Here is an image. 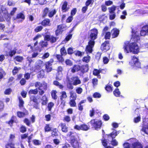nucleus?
I'll return each mask as SVG.
<instances>
[{
    "mask_svg": "<svg viewBox=\"0 0 148 148\" xmlns=\"http://www.w3.org/2000/svg\"><path fill=\"white\" fill-rule=\"evenodd\" d=\"M102 69H94L93 71V74L95 76H100L99 78H101V76L99 74L101 72Z\"/></svg>",
    "mask_w": 148,
    "mask_h": 148,
    "instance_id": "obj_29",
    "label": "nucleus"
},
{
    "mask_svg": "<svg viewBox=\"0 0 148 148\" xmlns=\"http://www.w3.org/2000/svg\"><path fill=\"white\" fill-rule=\"evenodd\" d=\"M56 9H54L52 11L49 12L48 16L50 18H51L53 16L56 14Z\"/></svg>",
    "mask_w": 148,
    "mask_h": 148,
    "instance_id": "obj_49",
    "label": "nucleus"
},
{
    "mask_svg": "<svg viewBox=\"0 0 148 148\" xmlns=\"http://www.w3.org/2000/svg\"><path fill=\"white\" fill-rule=\"evenodd\" d=\"M19 101L18 107L20 108H23L24 107V102L21 97H18Z\"/></svg>",
    "mask_w": 148,
    "mask_h": 148,
    "instance_id": "obj_31",
    "label": "nucleus"
},
{
    "mask_svg": "<svg viewBox=\"0 0 148 148\" xmlns=\"http://www.w3.org/2000/svg\"><path fill=\"white\" fill-rule=\"evenodd\" d=\"M65 26L63 24H61L58 25L57 26V29L55 31V35L58 36L61 34L63 31V29L65 28Z\"/></svg>",
    "mask_w": 148,
    "mask_h": 148,
    "instance_id": "obj_11",
    "label": "nucleus"
},
{
    "mask_svg": "<svg viewBox=\"0 0 148 148\" xmlns=\"http://www.w3.org/2000/svg\"><path fill=\"white\" fill-rule=\"evenodd\" d=\"M17 49L16 48H14V49H10L9 51H5V56L7 57H12L16 53Z\"/></svg>",
    "mask_w": 148,
    "mask_h": 148,
    "instance_id": "obj_12",
    "label": "nucleus"
},
{
    "mask_svg": "<svg viewBox=\"0 0 148 148\" xmlns=\"http://www.w3.org/2000/svg\"><path fill=\"white\" fill-rule=\"evenodd\" d=\"M65 63L66 65L70 66H72L73 64L72 61L69 59H66L65 61Z\"/></svg>",
    "mask_w": 148,
    "mask_h": 148,
    "instance_id": "obj_59",
    "label": "nucleus"
},
{
    "mask_svg": "<svg viewBox=\"0 0 148 148\" xmlns=\"http://www.w3.org/2000/svg\"><path fill=\"white\" fill-rule=\"evenodd\" d=\"M101 141L102 145L104 147H106L107 146V141L106 139L105 138L102 139L101 140Z\"/></svg>",
    "mask_w": 148,
    "mask_h": 148,
    "instance_id": "obj_63",
    "label": "nucleus"
},
{
    "mask_svg": "<svg viewBox=\"0 0 148 148\" xmlns=\"http://www.w3.org/2000/svg\"><path fill=\"white\" fill-rule=\"evenodd\" d=\"M76 100L75 99H70L69 104L71 107H76Z\"/></svg>",
    "mask_w": 148,
    "mask_h": 148,
    "instance_id": "obj_35",
    "label": "nucleus"
},
{
    "mask_svg": "<svg viewBox=\"0 0 148 148\" xmlns=\"http://www.w3.org/2000/svg\"><path fill=\"white\" fill-rule=\"evenodd\" d=\"M117 135V132H112L110 134L108 135V136L111 137L112 139H113L115 138V137Z\"/></svg>",
    "mask_w": 148,
    "mask_h": 148,
    "instance_id": "obj_58",
    "label": "nucleus"
},
{
    "mask_svg": "<svg viewBox=\"0 0 148 148\" xmlns=\"http://www.w3.org/2000/svg\"><path fill=\"white\" fill-rule=\"evenodd\" d=\"M80 71L83 73L88 71V64L80 65Z\"/></svg>",
    "mask_w": 148,
    "mask_h": 148,
    "instance_id": "obj_23",
    "label": "nucleus"
},
{
    "mask_svg": "<svg viewBox=\"0 0 148 148\" xmlns=\"http://www.w3.org/2000/svg\"><path fill=\"white\" fill-rule=\"evenodd\" d=\"M73 82V84L74 86H76L81 83V82L77 76H73L71 78Z\"/></svg>",
    "mask_w": 148,
    "mask_h": 148,
    "instance_id": "obj_17",
    "label": "nucleus"
},
{
    "mask_svg": "<svg viewBox=\"0 0 148 148\" xmlns=\"http://www.w3.org/2000/svg\"><path fill=\"white\" fill-rule=\"evenodd\" d=\"M59 38L58 37H55L53 36L50 35H46L45 36L44 39L47 41H49L51 43L56 42L57 40Z\"/></svg>",
    "mask_w": 148,
    "mask_h": 148,
    "instance_id": "obj_10",
    "label": "nucleus"
},
{
    "mask_svg": "<svg viewBox=\"0 0 148 148\" xmlns=\"http://www.w3.org/2000/svg\"><path fill=\"white\" fill-rule=\"evenodd\" d=\"M70 94V99H71L76 100L77 98V95L76 93L73 92V91H71L69 92Z\"/></svg>",
    "mask_w": 148,
    "mask_h": 148,
    "instance_id": "obj_33",
    "label": "nucleus"
},
{
    "mask_svg": "<svg viewBox=\"0 0 148 148\" xmlns=\"http://www.w3.org/2000/svg\"><path fill=\"white\" fill-rule=\"evenodd\" d=\"M71 120V118L69 116H65L63 118V121L64 122L69 123L70 121Z\"/></svg>",
    "mask_w": 148,
    "mask_h": 148,
    "instance_id": "obj_57",
    "label": "nucleus"
},
{
    "mask_svg": "<svg viewBox=\"0 0 148 148\" xmlns=\"http://www.w3.org/2000/svg\"><path fill=\"white\" fill-rule=\"evenodd\" d=\"M133 148H143L142 145L139 142H135L132 144Z\"/></svg>",
    "mask_w": 148,
    "mask_h": 148,
    "instance_id": "obj_28",
    "label": "nucleus"
},
{
    "mask_svg": "<svg viewBox=\"0 0 148 148\" xmlns=\"http://www.w3.org/2000/svg\"><path fill=\"white\" fill-rule=\"evenodd\" d=\"M19 130L21 132L24 133L27 131V128L24 125H21L19 128Z\"/></svg>",
    "mask_w": 148,
    "mask_h": 148,
    "instance_id": "obj_50",
    "label": "nucleus"
},
{
    "mask_svg": "<svg viewBox=\"0 0 148 148\" xmlns=\"http://www.w3.org/2000/svg\"><path fill=\"white\" fill-rule=\"evenodd\" d=\"M42 26L45 27L50 26H51L50 20L48 18H46L43 19L41 23Z\"/></svg>",
    "mask_w": 148,
    "mask_h": 148,
    "instance_id": "obj_19",
    "label": "nucleus"
},
{
    "mask_svg": "<svg viewBox=\"0 0 148 148\" xmlns=\"http://www.w3.org/2000/svg\"><path fill=\"white\" fill-rule=\"evenodd\" d=\"M5 73L3 69L1 67H0V80L2 79L5 75Z\"/></svg>",
    "mask_w": 148,
    "mask_h": 148,
    "instance_id": "obj_48",
    "label": "nucleus"
},
{
    "mask_svg": "<svg viewBox=\"0 0 148 148\" xmlns=\"http://www.w3.org/2000/svg\"><path fill=\"white\" fill-rule=\"evenodd\" d=\"M82 91L83 89L80 87H78L76 89V92L78 94H81Z\"/></svg>",
    "mask_w": 148,
    "mask_h": 148,
    "instance_id": "obj_62",
    "label": "nucleus"
},
{
    "mask_svg": "<svg viewBox=\"0 0 148 148\" xmlns=\"http://www.w3.org/2000/svg\"><path fill=\"white\" fill-rule=\"evenodd\" d=\"M77 12V8H73L71 11V15L73 16Z\"/></svg>",
    "mask_w": 148,
    "mask_h": 148,
    "instance_id": "obj_64",
    "label": "nucleus"
},
{
    "mask_svg": "<svg viewBox=\"0 0 148 148\" xmlns=\"http://www.w3.org/2000/svg\"><path fill=\"white\" fill-rule=\"evenodd\" d=\"M68 2L66 1H64L61 6V11L62 12H68L69 9L68 6Z\"/></svg>",
    "mask_w": 148,
    "mask_h": 148,
    "instance_id": "obj_15",
    "label": "nucleus"
},
{
    "mask_svg": "<svg viewBox=\"0 0 148 148\" xmlns=\"http://www.w3.org/2000/svg\"><path fill=\"white\" fill-rule=\"evenodd\" d=\"M23 110L24 112L20 111L17 112V115L18 118H22L24 117L25 116L28 115V111L25 108H24Z\"/></svg>",
    "mask_w": 148,
    "mask_h": 148,
    "instance_id": "obj_14",
    "label": "nucleus"
},
{
    "mask_svg": "<svg viewBox=\"0 0 148 148\" xmlns=\"http://www.w3.org/2000/svg\"><path fill=\"white\" fill-rule=\"evenodd\" d=\"M54 62L53 59L51 58L49 61L45 63V69L47 73H49L52 71V66Z\"/></svg>",
    "mask_w": 148,
    "mask_h": 148,
    "instance_id": "obj_6",
    "label": "nucleus"
},
{
    "mask_svg": "<svg viewBox=\"0 0 148 148\" xmlns=\"http://www.w3.org/2000/svg\"><path fill=\"white\" fill-rule=\"evenodd\" d=\"M74 128L78 130H82L84 131H87L89 129L90 127L85 124H83L80 125H75L74 126Z\"/></svg>",
    "mask_w": 148,
    "mask_h": 148,
    "instance_id": "obj_7",
    "label": "nucleus"
},
{
    "mask_svg": "<svg viewBox=\"0 0 148 148\" xmlns=\"http://www.w3.org/2000/svg\"><path fill=\"white\" fill-rule=\"evenodd\" d=\"M5 19L7 21H9L11 19L10 15L6 9H3L0 7V22L5 21Z\"/></svg>",
    "mask_w": 148,
    "mask_h": 148,
    "instance_id": "obj_2",
    "label": "nucleus"
},
{
    "mask_svg": "<svg viewBox=\"0 0 148 148\" xmlns=\"http://www.w3.org/2000/svg\"><path fill=\"white\" fill-rule=\"evenodd\" d=\"M51 136L53 137L58 136V130L56 128H53L51 130Z\"/></svg>",
    "mask_w": 148,
    "mask_h": 148,
    "instance_id": "obj_30",
    "label": "nucleus"
},
{
    "mask_svg": "<svg viewBox=\"0 0 148 148\" xmlns=\"http://www.w3.org/2000/svg\"><path fill=\"white\" fill-rule=\"evenodd\" d=\"M60 54L63 56H65L66 55L67 53L64 47H63L61 48L60 50Z\"/></svg>",
    "mask_w": 148,
    "mask_h": 148,
    "instance_id": "obj_41",
    "label": "nucleus"
},
{
    "mask_svg": "<svg viewBox=\"0 0 148 148\" xmlns=\"http://www.w3.org/2000/svg\"><path fill=\"white\" fill-rule=\"evenodd\" d=\"M130 51L134 54H137L139 52V48L136 42H132L129 43L125 42L124 43L123 48L124 51L126 53H128V47Z\"/></svg>",
    "mask_w": 148,
    "mask_h": 148,
    "instance_id": "obj_1",
    "label": "nucleus"
},
{
    "mask_svg": "<svg viewBox=\"0 0 148 148\" xmlns=\"http://www.w3.org/2000/svg\"><path fill=\"white\" fill-rule=\"evenodd\" d=\"M49 11V8L47 7L45 8L42 11V17H44L47 16V13Z\"/></svg>",
    "mask_w": 148,
    "mask_h": 148,
    "instance_id": "obj_45",
    "label": "nucleus"
},
{
    "mask_svg": "<svg viewBox=\"0 0 148 148\" xmlns=\"http://www.w3.org/2000/svg\"><path fill=\"white\" fill-rule=\"evenodd\" d=\"M39 45L41 48H44L47 47L48 43L47 42L45 41L42 40L39 42Z\"/></svg>",
    "mask_w": 148,
    "mask_h": 148,
    "instance_id": "obj_40",
    "label": "nucleus"
},
{
    "mask_svg": "<svg viewBox=\"0 0 148 148\" xmlns=\"http://www.w3.org/2000/svg\"><path fill=\"white\" fill-rule=\"evenodd\" d=\"M45 76V72L44 70L42 69L40 70L38 73L37 77L38 78H42Z\"/></svg>",
    "mask_w": 148,
    "mask_h": 148,
    "instance_id": "obj_26",
    "label": "nucleus"
},
{
    "mask_svg": "<svg viewBox=\"0 0 148 148\" xmlns=\"http://www.w3.org/2000/svg\"><path fill=\"white\" fill-rule=\"evenodd\" d=\"M73 85H74L73 84V83H72V81H71L70 79H69L67 81L66 84L67 88L69 90H72L74 88Z\"/></svg>",
    "mask_w": 148,
    "mask_h": 148,
    "instance_id": "obj_27",
    "label": "nucleus"
},
{
    "mask_svg": "<svg viewBox=\"0 0 148 148\" xmlns=\"http://www.w3.org/2000/svg\"><path fill=\"white\" fill-rule=\"evenodd\" d=\"M132 36L134 39L136 40L137 42L138 40H140V36L139 35L137 34L136 32H133L132 34Z\"/></svg>",
    "mask_w": 148,
    "mask_h": 148,
    "instance_id": "obj_43",
    "label": "nucleus"
},
{
    "mask_svg": "<svg viewBox=\"0 0 148 148\" xmlns=\"http://www.w3.org/2000/svg\"><path fill=\"white\" fill-rule=\"evenodd\" d=\"M67 136L70 137V143L77 141L79 138V134L76 133H73L72 132H70L67 135Z\"/></svg>",
    "mask_w": 148,
    "mask_h": 148,
    "instance_id": "obj_5",
    "label": "nucleus"
},
{
    "mask_svg": "<svg viewBox=\"0 0 148 148\" xmlns=\"http://www.w3.org/2000/svg\"><path fill=\"white\" fill-rule=\"evenodd\" d=\"M30 99L31 101H32L35 103L33 105L34 107L36 109H39V103L38 102V99L34 95L31 96L30 97Z\"/></svg>",
    "mask_w": 148,
    "mask_h": 148,
    "instance_id": "obj_13",
    "label": "nucleus"
},
{
    "mask_svg": "<svg viewBox=\"0 0 148 148\" xmlns=\"http://www.w3.org/2000/svg\"><path fill=\"white\" fill-rule=\"evenodd\" d=\"M12 91V90L10 88H8L5 90L4 94L6 95H9L11 94Z\"/></svg>",
    "mask_w": 148,
    "mask_h": 148,
    "instance_id": "obj_61",
    "label": "nucleus"
},
{
    "mask_svg": "<svg viewBox=\"0 0 148 148\" xmlns=\"http://www.w3.org/2000/svg\"><path fill=\"white\" fill-rule=\"evenodd\" d=\"M114 95L116 97H119L120 96L121 92L119 90V89L118 88H116L113 91Z\"/></svg>",
    "mask_w": 148,
    "mask_h": 148,
    "instance_id": "obj_36",
    "label": "nucleus"
},
{
    "mask_svg": "<svg viewBox=\"0 0 148 148\" xmlns=\"http://www.w3.org/2000/svg\"><path fill=\"white\" fill-rule=\"evenodd\" d=\"M57 91L56 90H53L51 92V95L52 98L54 100H56L58 97L56 95Z\"/></svg>",
    "mask_w": 148,
    "mask_h": 148,
    "instance_id": "obj_34",
    "label": "nucleus"
},
{
    "mask_svg": "<svg viewBox=\"0 0 148 148\" xmlns=\"http://www.w3.org/2000/svg\"><path fill=\"white\" fill-rule=\"evenodd\" d=\"M25 16L22 12H20L17 14L15 18H14V20L20 19L19 22H22L25 19Z\"/></svg>",
    "mask_w": 148,
    "mask_h": 148,
    "instance_id": "obj_18",
    "label": "nucleus"
},
{
    "mask_svg": "<svg viewBox=\"0 0 148 148\" xmlns=\"http://www.w3.org/2000/svg\"><path fill=\"white\" fill-rule=\"evenodd\" d=\"M122 15L120 16V18L122 19H124L126 18V16L127 15L126 10H124L122 12Z\"/></svg>",
    "mask_w": 148,
    "mask_h": 148,
    "instance_id": "obj_53",
    "label": "nucleus"
},
{
    "mask_svg": "<svg viewBox=\"0 0 148 148\" xmlns=\"http://www.w3.org/2000/svg\"><path fill=\"white\" fill-rule=\"evenodd\" d=\"M43 27L41 25H39L37 26L34 29V31L37 33L40 32L43 29Z\"/></svg>",
    "mask_w": 148,
    "mask_h": 148,
    "instance_id": "obj_54",
    "label": "nucleus"
},
{
    "mask_svg": "<svg viewBox=\"0 0 148 148\" xmlns=\"http://www.w3.org/2000/svg\"><path fill=\"white\" fill-rule=\"evenodd\" d=\"M80 65L78 64H74L72 67L71 68V72L74 73L76 72H78L80 71Z\"/></svg>",
    "mask_w": 148,
    "mask_h": 148,
    "instance_id": "obj_24",
    "label": "nucleus"
},
{
    "mask_svg": "<svg viewBox=\"0 0 148 148\" xmlns=\"http://www.w3.org/2000/svg\"><path fill=\"white\" fill-rule=\"evenodd\" d=\"M116 7L114 5H113L112 6L108 8L109 12L110 13H114V12L116 10Z\"/></svg>",
    "mask_w": 148,
    "mask_h": 148,
    "instance_id": "obj_38",
    "label": "nucleus"
},
{
    "mask_svg": "<svg viewBox=\"0 0 148 148\" xmlns=\"http://www.w3.org/2000/svg\"><path fill=\"white\" fill-rule=\"evenodd\" d=\"M105 88L108 92H111L112 91V87L110 85H107Z\"/></svg>",
    "mask_w": 148,
    "mask_h": 148,
    "instance_id": "obj_51",
    "label": "nucleus"
},
{
    "mask_svg": "<svg viewBox=\"0 0 148 148\" xmlns=\"http://www.w3.org/2000/svg\"><path fill=\"white\" fill-rule=\"evenodd\" d=\"M35 86L36 87H37L39 86L38 87H43V89L44 90H46L47 88V84L46 83L42 84L40 82H36L35 84Z\"/></svg>",
    "mask_w": 148,
    "mask_h": 148,
    "instance_id": "obj_22",
    "label": "nucleus"
},
{
    "mask_svg": "<svg viewBox=\"0 0 148 148\" xmlns=\"http://www.w3.org/2000/svg\"><path fill=\"white\" fill-rule=\"evenodd\" d=\"M44 129L45 132H48L51 131L52 128L50 126L49 124H46L44 127Z\"/></svg>",
    "mask_w": 148,
    "mask_h": 148,
    "instance_id": "obj_37",
    "label": "nucleus"
},
{
    "mask_svg": "<svg viewBox=\"0 0 148 148\" xmlns=\"http://www.w3.org/2000/svg\"><path fill=\"white\" fill-rule=\"evenodd\" d=\"M61 95L60 96V99L61 101V103L64 104L65 102L64 99H66L67 97V95L65 91H62L60 92Z\"/></svg>",
    "mask_w": 148,
    "mask_h": 148,
    "instance_id": "obj_20",
    "label": "nucleus"
},
{
    "mask_svg": "<svg viewBox=\"0 0 148 148\" xmlns=\"http://www.w3.org/2000/svg\"><path fill=\"white\" fill-rule=\"evenodd\" d=\"M90 123L92 127L96 130H100L103 124L101 120H97L96 119H91Z\"/></svg>",
    "mask_w": 148,
    "mask_h": 148,
    "instance_id": "obj_3",
    "label": "nucleus"
},
{
    "mask_svg": "<svg viewBox=\"0 0 148 148\" xmlns=\"http://www.w3.org/2000/svg\"><path fill=\"white\" fill-rule=\"evenodd\" d=\"M148 32V25L144 26L140 31V36H145Z\"/></svg>",
    "mask_w": 148,
    "mask_h": 148,
    "instance_id": "obj_16",
    "label": "nucleus"
},
{
    "mask_svg": "<svg viewBox=\"0 0 148 148\" xmlns=\"http://www.w3.org/2000/svg\"><path fill=\"white\" fill-rule=\"evenodd\" d=\"M90 56L87 55L86 56L83 57L82 59V60L83 62L88 63L90 61Z\"/></svg>",
    "mask_w": 148,
    "mask_h": 148,
    "instance_id": "obj_47",
    "label": "nucleus"
},
{
    "mask_svg": "<svg viewBox=\"0 0 148 148\" xmlns=\"http://www.w3.org/2000/svg\"><path fill=\"white\" fill-rule=\"evenodd\" d=\"M23 59V56H17L14 58L13 60L15 62L16 61L19 62H22Z\"/></svg>",
    "mask_w": 148,
    "mask_h": 148,
    "instance_id": "obj_32",
    "label": "nucleus"
},
{
    "mask_svg": "<svg viewBox=\"0 0 148 148\" xmlns=\"http://www.w3.org/2000/svg\"><path fill=\"white\" fill-rule=\"evenodd\" d=\"M38 92V91L37 89H31L28 92V94L29 95L32 94L36 95L37 94Z\"/></svg>",
    "mask_w": 148,
    "mask_h": 148,
    "instance_id": "obj_55",
    "label": "nucleus"
},
{
    "mask_svg": "<svg viewBox=\"0 0 148 148\" xmlns=\"http://www.w3.org/2000/svg\"><path fill=\"white\" fill-rule=\"evenodd\" d=\"M71 144L73 148H79V143L77 141L71 142Z\"/></svg>",
    "mask_w": 148,
    "mask_h": 148,
    "instance_id": "obj_44",
    "label": "nucleus"
},
{
    "mask_svg": "<svg viewBox=\"0 0 148 148\" xmlns=\"http://www.w3.org/2000/svg\"><path fill=\"white\" fill-rule=\"evenodd\" d=\"M14 116H12L11 119L9 121L6 122V123L8 124L10 126H12L14 122Z\"/></svg>",
    "mask_w": 148,
    "mask_h": 148,
    "instance_id": "obj_46",
    "label": "nucleus"
},
{
    "mask_svg": "<svg viewBox=\"0 0 148 148\" xmlns=\"http://www.w3.org/2000/svg\"><path fill=\"white\" fill-rule=\"evenodd\" d=\"M110 42L107 40L105 41L101 44L100 48L102 51L106 52L110 49Z\"/></svg>",
    "mask_w": 148,
    "mask_h": 148,
    "instance_id": "obj_8",
    "label": "nucleus"
},
{
    "mask_svg": "<svg viewBox=\"0 0 148 148\" xmlns=\"http://www.w3.org/2000/svg\"><path fill=\"white\" fill-rule=\"evenodd\" d=\"M63 56L61 54H56V57L58 60L60 62H62L64 61V59L62 57Z\"/></svg>",
    "mask_w": 148,
    "mask_h": 148,
    "instance_id": "obj_42",
    "label": "nucleus"
},
{
    "mask_svg": "<svg viewBox=\"0 0 148 148\" xmlns=\"http://www.w3.org/2000/svg\"><path fill=\"white\" fill-rule=\"evenodd\" d=\"M119 30L116 28H113L111 31L112 38L117 37L119 34Z\"/></svg>",
    "mask_w": 148,
    "mask_h": 148,
    "instance_id": "obj_21",
    "label": "nucleus"
},
{
    "mask_svg": "<svg viewBox=\"0 0 148 148\" xmlns=\"http://www.w3.org/2000/svg\"><path fill=\"white\" fill-rule=\"evenodd\" d=\"M54 103L52 102H50L48 103L47 107L48 111H50L51 110L52 108L54 106Z\"/></svg>",
    "mask_w": 148,
    "mask_h": 148,
    "instance_id": "obj_52",
    "label": "nucleus"
},
{
    "mask_svg": "<svg viewBox=\"0 0 148 148\" xmlns=\"http://www.w3.org/2000/svg\"><path fill=\"white\" fill-rule=\"evenodd\" d=\"M111 33L110 32H107L105 33L104 38L106 40L110 39L111 37Z\"/></svg>",
    "mask_w": 148,
    "mask_h": 148,
    "instance_id": "obj_56",
    "label": "nucleus"
},
{
    "mask_svg": "<svg viewBox=\"0 0 148 148\" xmlns=\"http://www.w3.org/2000/svg\"><path fill=\"white\" fill-rule=\"evenodd\" d=\"M61 128L62 131L64 133H66L68 131V128L66 126L65 123H61L60 124Z\"/></svg>",
    "mask_w": 148,
    "mask_h": 148,
    "instance_id": "obj_25",
    "label": "nucleus"
},
{
    "mask_svg": "<svg viewBox=\"0 0 148 148\" xmlns=\"http://www.w3.org/2000/svg\"><path fill=\"white\" fill-rule=\"evenodd\" d=\"M95 42L92 40H89L88 44L86 46L85 49V51L86 53H92L93 51V48L95 45Z\"/></svg>",
    "mask_w": 148,
    "mask_h": 148,
    "instance_id": "obj_4",
    "label": "nucleus"
},
{
    "mask_svg": "<svg viewBox=\"0 0 148 148\" xmlns=\"http://www.w3.org/2000/svg\"><path fill=\"white\" fill-rule=\"evenodd\" d=\"M98 80L96 78H94L92 80V83L93 87L96 86L98 84Z\"/></svg>",
    "mask_w": 148,
    "mask_h": 148,
    "instance_id": "obj_60",
    "label": "nucleus"
},
{
    "mask_svg": "<svg viewBox=\"0 0 148 148\" xmlns=\"http://www.w3.org/2000/svg\"><path fill=\"white\" fill-rule=\"evenodd\" d=\"M98 32L97 29L93 28L90 30V40H92L95 42V40L97 38Z\"/></svg>",
    "mask_w": 148,
    "mask_h": 148,
    "instance_id": "obj_9",
    "label": "nucleus"
},
{
    "mask_svg": "<svg viewBox=\"0 0 148 148\" xmlns=\"http://www.w3.org/2000/svg\"><path fill=\"white\" fill-rule=\"evenodd\" d=\"M42 106L46 105L48 101L47 97L45 95H44L42 97Z\"/></svg>",
    "mask_w": 148,
    "mask_h": 148,
    "instance_id": "obj_39",
    "label": "nucleus"
}]
</instances>
